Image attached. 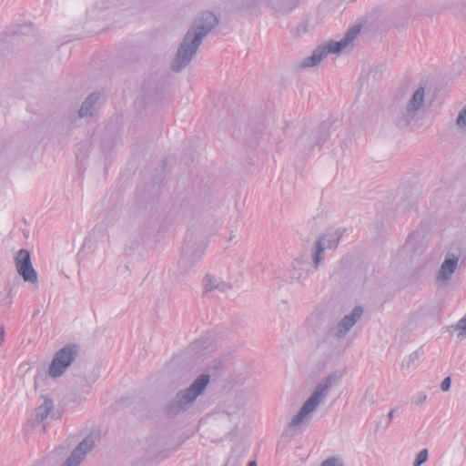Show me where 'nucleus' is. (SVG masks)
I'll return each instance as SVG.
<instances>
[{
	"label": "nucleus",
	"instance_id": "e433bc0d",
	"mask_svg": "<svg viewBox=\"0 0 466 466\" xmlns=\"http://www.w3.org/2000/svg\"><path fill=\"white\" fill-rule=\"evenodd\" d=\"M460 12L466 17V2L462 3Z\"/></svg>",
	"mask_w": 466,
	"mask_h": 466
},
{
	"label": "nucleus",
	"instance_id": "f3484780",
	"mask_svg": "<svg viewBox=\"0 0 466 466\" xmlns=\"http://www.w3.org/2000/svg\"><path fill=\"white\" fill-rule=\"evenodd\" d=\"M458 263L459 256L447 253L437 273V279L443 282L448 281L455 272Z\"/></svg>",
	"mask_w": 466,
	"mask_h": 466
},
{
	"label": "nucleus",
	"instance_id": "39448f33",
	"mask_svg": "<svg viewBox=\"0 0 466 466\" xmlns=\"http://www.w3.org/2000/svg\"><path fill=\"white\" fill-rule=\"evenodd\" d=\"M363 314V310L360 307H355L350 313L343 316L339 319L329 330L326 339L320 350L325 353L330 347L333 348V355H340L345 347L342 345V341L350 331V329L356 325L360 319Z\"/></svg>",
	"mask_w": 466,
	"mask_h": 466
},
{
	"label": "nucleus",
	"instance_id": "c85d7f7f",
	"mask_svg": "<svg viewBox=\"0 0 466 466\" xmlns=\"http://www.w3.org/2000/svg\"><path fill=\"white\" fill-rule=\"evenodd\" d=\"M377 399H378V392L374 390L373 387H370L368 388L364 394H363V397H362V400L365 402V403H368V404H374L377 402Z\"/></svg>",
	"mask_w": 466,
	"mask_h": 466
},
{
	"label": "nucleus",
	"instance_id": "473e14b6",
	"mask_svg": "<svg viewBox=\"0 0 466 466\" xmlns=\"http://www.w3.org/2000/svg\"><path fill=\"white\" fill-rule=\"evenodd\" d=\"M426 400H427V394L424 392H421V393L418 394V396L415 398L414 404L416 406H420L425 402Z\"/></svg>",
	"mask_w": 466,
	"mask_h": 466
},
{
	"label": "nucleus",
	"instance_id": "412c9836",
	"mask_svg": "<svg viewBox=\"0 0 466 466\" xmlns=\"http://www.w3.org/2000/svg\"><path fill=\"white\" fill-rule=\"evenodd\" d=\"M244 6L258 12L269 11L273 15L275 13V0H245Z\"/></svg>",
	"mask_w": 466,
	"mask_h": 466
},
{
	"label": "nucleus",
	"instance_id": "a211bd4d",
	"mask_svg": "<svg viewBox=\"0 0 466 466\" xmlns=\"http://www.w3.org/2000/svg\"><path fill=\"white\" fill-rule=\"evenodd\" d=\"M203 287L206 291L227 292L232 288V285L220 277L207 275L203 279Z\"/></svg>",
	"mask_w": 466,
	"mask_h": 466
},
{
	"label": "nucleus",
	"instance_id": "f8f14e48",
	"mask_svg": "<svg viewBox=\"0 0 466 466\" xmlns=\"http://www.w3.org/2000/svg\"><path fill=\"white\" fill-rule=\"evenodd\" d=\"M216 15L208 11L201 13L194 21L187 34L195 35L199 42L217 25Z\"/></svg>",
	"mask_w": 466,
	"mask_h": 466
},
{
	"label": "nucleus",
	"instance_id": "2f4dec72",
	"mask_svg": "<svg viewBox=\"0 0 466 466\" xmlns=\"http://www.w3.org/2000/svg\"><path fill=\"white\" fill-rule=\"evenodd\" d=\"M451 385V378L450 376L446 377L441 383V390L443 392H447L450 390Z\"/></svg>",
	"mask_w": 466,
	"mask_h": 466
},
{
	"label": "nucleus",
	"instance_id": "423d86ee",
	"mask_svg": "<svg viewBox=\"0 0 466 466\" xmlns=\"http://www.w3.org/2000/svg\"><path fill=\"white\" fill-rule=\"evenodd\" d=\"M432 237L431 228L425 224L420 225L406 239L402 252L410 258L420 257L428 248Z\"/></svg>",
	"mask_w": 466,
	"mask_h": 466
},
{
	"label": "nucleus",
	"instance_id": "6e6552de",
	"mask_svg": "<svg viewBox=\"0 0 466 466\" xmlns=\"http://www.w3.org/2000/svg\"><path fill=\"white\" fill-rule=\"evenodd\" d=\"M76 356L77 348L75 345H67L60 349L49 365L48 375L53 379L60 378L75 361Z\"/></svg>",
	"mask_w": 466,
	"mask_h": 466
},
{
	"label": "nucleus",
	"instance_id": "6ab92c4d",
	"mask_svg": "<svg viewBox=\"0 0 466 466\" xmlns=\"http://www.w3.org/2000/svg\"><path fill=\"white\" fill-rule=\"evenodd\" d=\"M250 399L249 392L247 390H240L235 394L226 403V410L228 413H235L243 407H245Z\"/></svg>",
	"mask_w": 466,
	"mask_h": 466
},
{
	"label": "nucleus",
	"instance_id": "b1692460",
	"mask_svg": "<svg viewBox=\"0 0 466 466\" xmlns=\"http://www.w3.org/2000/svg\"><path fill=\"white\" fill-rule=\"evenodd\" d=\"M454 126L461 134H466V105L458 112Z\"/></svg>",
	"mask_w": 466,
	"mask_h": 466
},
{
	"label": "nucleus",
	"instance_id": "9b49d317",
	"mask_svg": "<svg viewBox=\"0 0 466 466\" xmlns=\"http://www.w3.org/2000/svg\"><path fill=\"white\" fill-rule=\"evenodd\" d=\"M98 441V435L95 432L89 433L84 440L72 451L70 456L62 466H80L85 461L87 453L93 450Z\"/></svg>",
	"mask_w": 466,
	"mask_h": 466
},
{
	"label": "nucleus",
	"instance_id": "f704fd0d",
	"mask_svg": "<svg viewBox=\"0 0 466 466\" xmlns=\"http://www.w3.org/2000/svg\"><path fill=\"white\" fill-rule=\"evenodd\" d=\"M5 340V328L4 326H0V346L3 344Z\"/></svg>",
	"mask_w": 466,
	"mask_h": 466
},
{
	"label": "nucleus",
	"instance_id": "72a5a7b5",
	"mask_svg": "<svg viewBox=\"0 0 466 466\" xmlns=\"http://www.w3.org/2000/svg\"><path fill=\"white\" fill-rule=\"evenodd\" d=\"M309 31L308 29V23L307 22H303L301 24H299L297 27V32L299 34H305Z\"/></svg>",
	"mask_w": 466,
	"mask_h": 466
},
{
	"label": "nucleus",
	"instance_id": "dca6fc26",
	"mask_svg": "<svg viewBox=\"0 0 466 466\" xmlns=\"http://www.w3.org/2000/svg\"><path fill=\"white\" fill-rule=\"evenodd\" d=\"M308 258L306 257H299L291 262L290 266V279L297 283H305L307 277L312 272L309 268Z\"/></svg>",
	"mask_w": 466,
	"mask_h": 466
},
{
	"label": "nucleus",
	"instance_id": "9d476101",
	"mask_svg": "<svg viewBox=\"0 0 466 466\" xmlns=\"http://www.w3.org/2000/svg\"><path fill=\"white\" fill-rule=\"evenodd\" d=\"M341 234L339 230L328 232L317 240L315 244V251L312 254V268L313 270L318 269L322 259L323 253L326 250L334 249L340 239Z\"/></svg>",
	"mask_w": 466,
	"mask_h": 466
},
{
	"label": "nucleus",
	"instance_id": "f03ea898",
	"mask_svg": "<svg viewBox=\"0 0 466 466\" xmlns=\"http://www.w3.org/2000/svg\"><path fill=\"white\" fill-rule=\"evenodd\" d=\"M361 26L359 25L350 27L339 40L329 39L319 45L310 56L300 60L296 67L298 70H305L318 66L328 56H339L350 52L357 42Z\"/></svg>",
	"mask_w": 466,
	"mask_h": 466
},
{
	"label": "nucleus",
	"instance_id": "393cba45",
	"mask_svg": "<svg viewBox=\"0 0 466 466\" xmlns=\"http://www.w3.org/2000/svg\"><path fill=\"white\" fill-rule=\"evenodd\" d=\"M418 359H419V354L417 352H412V353L409 354L408 356H405L402 359L401 363H400L401 370L404 371L410 370L414 367Z\"/></svg>",
	"mask_w": 466,
	"mask_h": 466
},
{
	"label": "nucleus",
	"instance_id": "4c0bfd02",
	"mask_svg": "<svg viewBox=\"0 0 466 466\" xmlns=\"http://www.w3.org/2000/svg\"><path fill=\"white\" fill-rule=\"evenodd\" d=\"M248 466H257L256 461H249Z\"/></svg>",
	"mask_w": 466,
	"mask_h": 466
},
{
	"label": "nucleus",
	"instance_id": "7c9ffc66",
	"mask_svg": "<svg viewBox=\"0 0 466 466\" xmlns=\"http://www.w3.org/2000/svg\"><path fill=\"white\" fill-rule=\"evenodd\" d=\"M428 460V450L423 449L421 450L415 457V460L413 461V466H421L423 463H425Z\"/></svg>",
	"mask_w": 466,
	"mask_h": 466
},
{
	"label": "nucleus",
	"instance_id": "ea45409f",
	"mask_svg": "<svg viewBox=\"0 0 466 466\" xmlns=\"http://www.w3.org/2000/svg\"><path fill=\"white\" fill-rule=\"evenodd\" d=\"M392 416H393V411H390V412L389 413V418L390 419V418H392Z\"/></svg>",
	"mask_w": 466,
	"mask_h": 466
},
{
	"label": "nucleus",
	"instance_id": "4be33fe9",
	"mask_svg": "<svg viewBox=\"0 0 466 466\" xmlns=\"http://www.w3.org/2000/svg\"><path fill=\"white\" fill-rule=\"evenodd\" d=\"M299 0H275L274 15H286L291 12L299 4Z\"/></svg>",
	"mask_w": 466,
	"mask_h": 466
},
{
	"label": "nucleus",
	"instance_id": "7ed1b4c3",
	"mask_svg": "<svg viewBox=\"0 0 466 466\" xmlns=\"http://www.w3.org/2000/svg\"><path fill=\"white\" fill-rule=\"evenodd\" d=\"M210 383V375H198L189 385L177 390L167 403L166 411L171 416L183 414L190 410L202 398Z\"/></svg>",
	"mask_w": 466,
	"mask_h": 466
},
{
	"label": "nucleus",
	"instance_id": "cd10ccee",
	"mask_svg": "<svg viewBox=\"0 0 466 466\" xmlns=\"http://www.w3.org/2000/svg\"><path fill=\"white\" fill-rule=\"evenodd\" d=\"M95 378L89 381L88 383H85L83 380L80 381L79 385L77 386L76 390L80 392L79 400H85L86 398V395L89 394L91 386L95 382Z\"/></svg>",
	"mask_w": 466,
	"mask_h": 466
},
{
	"label": "nucleus",
	"instance_id": "a878e982",
	"mask_svg": "<svg viewBox=\"0 0 466 466\" xmlns=\"http://www.w3.org/2000/svg\"><path fill=\"white\" fill-rule=\"evenodd\" d=\"M380 76V73L377 68H369L361 76L362 85L366 84L370 86V84L374 83L376 79Z\"/></svg>",
	"mask_w": 466,
	"mask_h": 466
},
{
	"label": "nucleus",
	"instance_id": "f257e3e1",
	"mask_svg": "<svg viewBox=\"0 0 466 466\" xmlns=\"http://www.w3.org/2000/svg\"><path fill=\"white\" fill-rule=\"evenodd\" d=\"M343 375L342 371H333L317 384L311 395L303 402L297 413L290 418L285 430L287 434L296 435L306 430L314 413L324 402L329 389L337 384Z\"/></svg>",
	"mask_w": 466,
	"mask_h": 466
},
{
	"label": "nucleus",
	"instance_id": "20e7f679",
	"mask_svg": "<svg viewBox=\"0 0 466 466\" xmlns=\"http://www.w3.org/2000/svg\"><path fill=\"white\" fill-rule=\"evenodd\" d=\"M210 383V375H198L189 385L177 390L167 403L166 411L171 416L183 414L190 410L202 398Z\"/></svg>",
	"mask_w": 466,
	"mask_h": 466
},
{
	"label": "nucleus",
	"instance_id": "58836bf2",
	"mask_svg": "<svg viewBox=\"0 0 466 466\" xmlns=\"http://www.w3.org/2000/svg\"><path fill=\"white\" fill-rule=\"evenodd\" d=\"M235 238H236V235L234 233H231L230 237H229V240H232Z\"/></svg>",
	"mask_w": 466,
	"mask_h": 466
},
{
	"label": "nucleus",
	"instance_id": "1a4fd4ad",
	"mask_svg": "<svg viewBox=\"0 0 466 466\" xmlns=\"http://www.w3.org/2000/svg\"><path fill=\"white\" fill-rule=\"evenodd\" d=\"M204 248L198 243H187L179 250L177 262V269L181 273L190 271L202 258Z\"/></svg>",
	"mask_w": 466,
	"mask_h": 466
},
{
	"label": "nucleus",
	"instance_id": "0eeeda50",
	"mask_svg": "<svg viewBox=\"0 0 466 466\" xmlns=\"http://www.w3.org/2000/svg\"><path fill=\"white\" fill-rule=\"evenodd\" d=\"M201 42H199L195 35L192 36L186 33L177 47L175 57L172 60V70L175 72H180L187 67L197 54Z\"/></svg>",
	"mask_w": 466,
	"mask_h": 466
},
{
	"label": "nucleus",
	"instance_id": "5701e85b",
	"mask_svg": "<svg viewBox=\"0 0 466 466\" xmlns=\"http://www.w3.org/2000/svg\"><path fill=\"white\" fill-rule=\"evenodd\" d=\"M326 139V137H319L318 133L304 134L299 138V143L307 147H313L314 146L321 145Z\"/></svg>",
	"mask_w": 466,
	"mask_h": 466
},
{
	"label": "nucleus",
	"instance_id": "ddd939ff",
	"mask_svg": "<svg viewBox=\"0 0 466 466\" xmlns=\"http://www.w3.org/2000/svg\"><path fill=\"white\" fill-rule=\"evenodd\" d=\"M425 103V88L423 86L417 87L409 97L402 112V120L406 124L413 121L419 112L422 109Z\"/></svg>",
	"mask_w": 466,
	"mask_h": 466
},
{
	"label": "nucleus",
	"instance_id": "2eb2a0df",
	"mask_svg": "<svg viewBox=\"0 0 466 466\" xmlns=\"http://www.w3.org/2000/svg\"><path fill=\"white\" fill-rule=\"evenodd\" d=\"M54 400L46 395L41 396V403L31 415L33 423L46 425L49 416L53 417ZM45 429V426H43Z\"/></svg>",
	"mask_w": 466,
	"mask_h": 466
},
{
	"label": "nucleus",
	"instance_id": "aec40b11",
	"mask_svg": "<svg viewBox=\"0 0 466 466\" xmlns=\"http://www.w3.org/2000/svg\"><path fill=\"white\" fill-rule=\"evenodd\" d=\"M100 94H90L81 106L79 116L81 117L93 116L99 106Z\"/></svg>",
	"mask_w": 466,
	"mask_h": 466
},
{
	"label": "nucleus",
	"instance_id": "c9c22d12",
	"mask_svg": "<svg viewBox=\"0 0 466 466\" xmlns=\"http://www.w3.org/2000/svg\"><path fill=\"white\" fill-rule=\"evenodd\" d=\"M199 348V343H194L193 345H191L189 348H188V350L190 352H195L198 350Z\"/></svg>",
	"mask_w": 466,
	"mask_h": 466
},
{
	"label": "nucleus",
	"instance_id": "4468645a",
	"mask_svg": "<svg viewBox=\"0 0 466 466\" xmlns=\"http://www.w3.org/2000/svg\"><path fill=\"white\" fill-rule=\"evenodd\" d=\"M16 270L25 282L36 283L37 273L33 268L30 253L27 249H20L15 257Z\"/></svg>",
	"mask_w": 466,
	"mask_h": 466
},
{
	"label": "nucleus",
	"instance_id": "bb28decb",
	"mask_svg": "<svg viewBox=\"0 0 466 466\" xmlns=\"http://www.w3.org/2000/svg\"><path fill=\"white\" fill-rule=\"evenodd\" d=\"M454 329L457 331V338L460 340L466 339V314L457 322Z\"/></svg>",
	"mask_w": 466,
	"mask_h": 466
},
{
	"label": "nucleus",
	"instance_id": "c756f323",
	"mask_svg": "<svg viewBox=\"0 0 466 466\" xmlns=\"http://www.w3.org/2000/svg\"><path fill=\"white\" fill-rule=\"evenodd\" d=\"M319 466H344V462L340 457L333 456L325 459Z\"/></svg>",
	"mask_w": 466,
	"mask_h": 466
}]
</instances>
